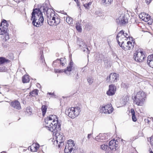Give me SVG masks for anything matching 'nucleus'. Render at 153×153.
Masks as SVG:
<instances>
[{"label": "nucleus", "instance_id": "nucleus-37", "mask_svg": "<svg viewBox=\"0 0 153 153\" xmlns=\"http://www.w3.org/2000/svg\"><path fill=\"white\" fill-rule=\"evenodd\" d=\"M3 23V27H6L7 28L8 26V24L7 23V21L4 19L3 21H2V22L1 23V24L0 25L1 26H2V24Z\"/></svg>", "mask_w": 153, "mask_h": 153}, {"label": "nucleus", "instance_id": "nucleus-8", "mask_svg": "<svg viewBox=\"0 0 153 153\" xmlns=\"http://www.w3.org/2000/svg\"><path fill=\"white\" fill-rule=\"evenodd\" d=\"M134 58L136 61L141 62L143 61L145 56L143 51L140 50H138L135 52Z\"/></svg>", "mask_w": 153, "mask_h": 153}, {"label": "nucleus", "instance_id": "nucleus-43", "mask_svg": "<svg viewBox=\"0 0 153 153\" xmlns=\"http://www.w3.org/2000/svg\"><path fill=\"white\" fill-rule=\"evenodd\" d=\"M150 144L152 146V149H153V137H152L150 139Z\"/></svg>", "mask_w": 153, "mask_h": 153}, {"label": "nucleus", "instance_id": "nucleus-52", "mask_svg": "<svg viewBox=\"0 0 153 153\" xmlns=\"http://www.w3.org/2000/svg\"><path fill=\"white\" fill-rule=\"evenodd\" d=\"M30 108H29L28 110H29V111H30Z\"/></svg>", "mask_w": 153, "mask_h": 153}, {"label": "nucleus", "instance_id": "nucleus-1", "mask_svg": "<svg viewBox=\"0 0 153 153\" xmlns=\"http://www.w3.org/2000/svg\"><path fill=\"white\" fill-rule=\"evenodd\" d=\"M43 10V12L45 14L47 17V19L48 24L51 26H56L60 22V19L59 15L55 14L54 10L52 9L49 8L46 4L41 8Z\"/></svg>", "mask_w": 153, "mask_h": 153}, {"label": "nucleus", "instance_id": "nucleus-40", "mask_svg": "<svg viewBox=\"0 0 153 153\" xmlns=\"http://www.w3.org/2000/svg\"><path fill=\"white\" fill-rule=\"evenodd\" d=\"M105 65L107 67H110L111 65V64L110 62H109L108 60L104 62Z\"/></svg>", "mask_w": 153, "mask_h": 153}, {"label": "nucleus", "instance_id": "nucleus-51", "mask_svg": "<svg viewBox=\"0 0 153 153\" xmlns=\"http://www.w3.org/2000/svg\"><path fill=\"white\" fill-rule=\"evenodd\" d=\"M89 25V24H87V25H86V26H87V25Z\"/></svg>", "mask_w": 153, "mask_h": 153}, {"label": "nucleus", "instance_id": "nucleus-17", "mask_svg": "<svg viewBox=\"0 0 153 153\" xmlns=\"http://www.w3.org/2000/svg\"><path fill=\"white\" fill-rule=\"evenodd\" d=\"M129 100V98L127 96H124L120 100V102L121 105H125Z\"/></svg>", "mask_w": 153, "mask_h": 153}, {"label": "nucleus", "instance_id": "nucleus-26", "mask_svg": "<svg viewBox=\"0 0 153 153\" xmlns=\"http://www.w3.org/2000/svg\"><path fill=\"white\" fill-rule=\"evenodd\" d=\"M22 82L23 83L28 82L30 81L29 76L27 75H25L22 78Z\"/></svg>", "mask_w": 153, "mask_h": 153}, {"label": "nucleus", "instance_id": "nucleus-16", "mask_svg": "<svg viewBox=\"0 0 153 153\" xmlns=\"http://www.w3.org/2000/svg\"><path fill=\"white\" fill-rule=\"evenodd\" d=\"M11 106L15 109L19 110L21 108L20 104L18 101L15 100L11 102Z\"/></svg>", "mask_w": 153, "mask_h": 153}, {"label": "nucleus", "instance_id": "nucleus-11", "mask_svg": "<svg viewBox=\"0 0 153 153\" xmlns=\"http://www.w3.org/2000/svg\"><path fill=\"white\" fill-rule=\"evenodd\" d=\"M111 137L109 134L108 133L100 134L95 137V140H100L102 142L104 140L109 139Z\"/></svg>", "mask_w": 153, "mask_h": 153}, {"label": "nucleus", "instance_id": "nucleus-35", "mask_svg": "<svg viewBox=\"0 0 153 153\" xmlns=\"http://www.w3.org/2000/svg\"><path fill=\"white\" fill-rule=\"evenodd\" d=\"M80 46L83 48V51H86V50L88 51V48L87 46L85 45V43L82 42V45H80Z\"/></svg>", "mask_w": 153, "mask_h": 153}, {"label": "nucleus", "instance_id": "nucleus-14", "mask_svg": "<svg viewBox=\"0 0 153 153\" xmlns=\"http://www.w3.org/2000/svg\"><path fill=\"white\" fill-rule=\"evenodd\" d=\"M118 142L115 140H111L109 142V149L110 151L114 150L116 149V148L118 146Z\"/></svg>", "mask_w": 153, "mask_h": 153}, {"label": "nucleus", "instance_id": "nucleus-13", "mask_svg": "<svg viewBox=\"0 0 153 153\" xmlns=\"http://www.w3.org/2000/svg\"><path fill=\"white\" fill-rule=\"evenodd\" d=\"M109 87V89L107 91L106 94L108 96H112L115 94L116 91V87L113 85H110Z\"/></svg>", "mask_w": 153, "mask_h": 153}, {"label": "nucleus", "instance_id": "nucleus-9", "mask_svg": "<svg viewBox=\"0 0 153 153\" xmlns=\"http://www.w3.org/2000/svg\"><path fill=\"white\" fill-rule=\"evenodd\" d=\"M57 131L56 130L55 131H54V132L53 133L54 134H55L56 142L57 144H58V146L59 148L63 146L64 143L63 142L65 138L63 136V134H60L57 132L56 133Z\"/></svg>", "mask_w": 153, "mask_h": 153}, {"label": "nucleus", "instance_id": "nucleus-23", "mask_svg": "<svg viewBox=\"0 0 153 153\" xmlns=\"http://www.w3.org/2000/svg\"><path fill=\"white\" fill-rule=\"evenodd\" d=\"M39 147V144H33L30 147L31 151L33 152H36Z\"/></svg>", "mask_w": 153, "mask_h": 153}, {"label": "nucleus", "instance_id": "nucleus-2", "mask_svg": "<svg viewBox=\"0 0 153 153\" xmlns=\"http://www.w3.org/2000/svg\"><path fill=\"white\" fill-rule=\"evenodd\" d=\"M45 121V126L49 131L53 132L60 129L61 124L59 122L57 117L54 115H51L48 117Z\"/></svg>", "mask_w": 153, "mask_h": 153}, {"label": "nucleus", "instance_id": "nucleus-6", "mask_svg": "<svg viewBox=\"0 0 153 153\" xmlns=\"http://www.w3.org/2000/svg\"><path fill=\"white\" fill-rule=\"evenodd\" d=\"M117 40L120 46L121 47L126 42L127 40L125 37L124 33L123 30L120 31L117 36Z\"/></svg>", "mask_w": 153, "mask_h": 153}, {"label": "nucleus", "instance_id": "nucleus-19", "mask_svg": "<svg viewBox=\"0 0 153 153\" xmlns=\"http://www.w3.org/2000/svg\"><path fill=\"white\" fill-rule=\"evenodd\" d=\"M147 63L150 67L153 68V54L148 56L147 58Z\"/></svg>", "mask_w": 153, "mask_h": 153}, {"label": "nucleus", "instance_id": "nucleus-32", "mask_svg": "<svg viewBox=\"0 0 153 153\" xmlns=\"http://www.w3.org/2000/svg\"><path fill=\"white\" fill-rule=\"evenodd\" d=\"M73 62L72 61H71L69 64V66L67 68L68 69V72L70 73V72L71 71V70H72V67L73 65Z\"/></svg>", "mask_w": 153, "mask_h": 153}, {"label": "nucleus", "instance_id": "nucleus-33", "mask_svg": "<svg viewBox=\"0 0 153 153\" xmlns=\"http://www.w3.org/2000/svg\"><path fill=\"white\" fill-rule=\"evenodd\" d=\"M99 56V58L101 60H102L104 62H105L108 60L107 57L104 56L102 54H100Z\"/></svg>", "mask_w": 153, "mask_h": 153}, {"label": "nucleus", "instance_id": "nucleus-50", "mask_svg": "<svg viewBox=\"0 0 153 153\" xmlns=\"http://www.w3.org/2000/svg\"><path fill=\"white\" fill-rule=\"evenodd\" d=\"M147 122H149V120H147Z\"/></svg>", "mask_w": 153, "mask_h": 153}, {"label": "nucleus", "instance_id": "nucleus-20", "mask_svg": "<svg viewBox=\"0 0 153 153\" xmlns=\"http://www.w3.org/2000/svg\"><path fill=\"white\" fill-rule=\"evenodd\" d=\"M112 1L113 0H102L101 3L103 6L107 7L111 4Z\"/></svg>", "mask_w": 153, "mask_h": 153}, {"label": "nucleus", "instance_id": "nucleus-39", "mask_svg": "<svg viewBox=\"0 0 153 153\" xmlns=\"http://www.w3.org/2000/svg\"><path fill=\"white\" fill-rule=\"evenodd\" d=\"M91 2H89L88 3L84 4V6L86 9H89L90 8V6H91Z\"/></svg>", "mask_w": 153, "mask_h": 153}, {"label": "nucleus", "instance_id": "nucleus-41", "mask_svg": "<svg viewBox=\"0 0 153 153\" xmlns=\"http://www.w3.org/2000/svg\"><path fill=\"white\" fill-rule=\"evenodd\" d=\"M88 81L89 84H92L93 82V79L92 78L89 77L87 79Z\"/></svg>", "mask_w": 153, "mask_h": 153}, {"label": "nucleus", "instance_id": "nucleus-10", "mask_svg": "<svg viewBox=\"0 0 153 153\" xmlns=\"http://www.w3.org/2000/svg\"><path fill=\"white\" fill-rule=\"evenodd\" d=\"M113 110L114 108L111 104H108L99 108L100 113L106 114L111 113Z\"/></svg>", "mask_w": 153, "mask_h": 153}, {"label": "nucleus", "instance_id": "nucleus-44", "mask_svg": "<svg viewBox=\"0 0 153 153\" xmlns=\"http://www.w3.org/2000/svg\"><path fill=\"white\" fill-rule=\"evenodd\" d=\"M145 19H147V21H148L150 19V16L148 15L145 14Z\"/></svg>", "mask_w": 153, "mask_h": 153}, {"label": "nucleus", "instance_id": "nucleus-24", "mask_svg": "<svg viewBox=\"0 0 153 153\" xmlns=\"http://www.w3.org/2000/svg\"><path fill=\"white\" fill-rule=\"evenodd\" d=\"M119 20L120 23L122 24H125L127 21V20L125 19V16L124 15L120 16L119 18Z\"/></svg>", "mask_w": 153, "mask_h": 153}, {"label": "nucleus", "instance_id": "nucleus-21", "mask_svg": "<svg viewBox=\"0 0 153 153\" xmlns=\"http://www.w3.org/2000/svg\"><path fill=\"white\" fill-rule=\"evenodd\" d=\"M7 28L6 27H3L0 25V35H4L7 33Z\"/></svg>", "mask_w": 153, "mask_h": 153}, {"label": "nucleus", "instance_id": "nucleus-36", "mask_svg": "<svg viewBox=\"0 0 153 153\" xmlns=\"http://www.w3.org/2000/svg\"><path fill=\"white\" fill-rule=\"evenodd\" d=\"M73 20V19L71 17L68 16L66 17V21L69 24H70L71 23Z\"/></svg>", "mask_w": 153, "mask_h": 153}, {"label": "nucleus", "instance_id": "nucleus-31", "mask_svg": "<svg viewBox=\"0 0 153 153\" xmlns=\"http://www.w3.org/2000/svg\"><path fill=\"white\" fill-rule=\"evenodd\" d=\"M47 107L45 105H43L42 108V115L44 116L46 112Z\"/></svg>", "mask_w": 153, "mask_h": 153}, {"label": "nucleus", "instance_id": "nucleus-47", "mask_svg": "<svg viewBox=\"0 0 153 153\" xmlns=\"http://www.w3.org/2000/svg\"><path fill=\"white\" fill-rule=\"evenodd\" d=\"M48 94H49L50 95H52L53 97H55V95L53 93H48Z\"/></svg>", "mask_w": 153, "mask_h": 153}, {"label": "nucleus", "instance_id": "nucleus-45", "mask_svg": "<svg viewBox=\"0 0 153 153\" xmlns=\"http://www.w3.org/2000/svg\"><path fill=\"white\" fill-rule=\"evenodd\" d=\"M124 34L125 37L127 38V40L128 39V38H129V36L128 33H124Z\"/></svg>", "mask_w": 153, "mask_h": 153}, {"label": "nucleus", "instance_id": "nucleus-30", "mask_svg": "<svg viewBox=\"0 0 153 153\" xmlns=\"http://www.w3.org/2000/svg\"><path fill=\"white\" fill-rule=\"evenodd\" d=\"M38 90L37 89H35L31 92L29 93L30 96H35L36 95H37L38 94Z\"/></svg>", "mask_w": 153, "mask_h": 153}, {"label": "nucleus", "instance_id": "nucleus-3", "mask_svg": "<svg viewBox=\"0 0 153 153\" xmlns=\"http://www.w3.org/2000/svg\"><path fill=\"white\" fill-rule=\"evenodd\" d=\"M32 24L37 27H39L43 22L44 19L42 12L39 9H35L32 13Z\"/></svg>", "mask_w": 153, "mask_h": 153}, {"label": "nucleus", "instance_id": "nucleus-25", "mask_svg": "<svg viewBox=\"0 0 153 153\" xmlns=\"http://www.w3.org/2000/svg\"><path fill=\"white\" fill-rule=\"evenodd\" d=\"M100 148L102 150H105L107 152H109L110 151V149H109L108 146L103 144L102 145H100Z\"/></svg>", "mask_w": 153, "mask_h": 153}, {"label": "nucleus", "instance_id": "nucleus-4", "mask_svg": "<svg viewBox=\"0 0 153 153\" xmlns=\"http://www.w3.org/2000/svg\"><path fill=\"white\" fill-rule=\"evenodd\" d=\"M146 98V94L142 91L137 92V94L133 98L135 104L138 105H142L144 103Z\"/></svg>", "mask_w": 153, "mask_h": 153}, {"label": "nucleus", "instance_id": "nucleus-18", "mask_svg": "<svg viewBox=\"0 0 153 153\" xmlns=\"http://www.w3.org/2000/svg\"><path fill=\"white\" fill-rule=\"evenodd\" d=\"M66 60L65 58H61L60 59H57L53 62V64L54 65L56 63H60L62 66H64L66 63Z\"/></svg>", "mask_w": 153, "mask_h": 153}, {"label": "nucleus", "instance_id": "nucleus-53", "mask_svg": "<svg viewBox=\"0 0 153 153\" xmlns=\"http://www.w3.org/2000/svg\"><path fill=\"white\" fill-rule=\"evenodd\" d=\"M64 14H65V15H66V13H64Z\"/></svg>", "mask_w": 153, "mask_h": 153}, {"label": "nucleus", "instance_id": "nucleus-28", "mask_svg": "<svg viewBox=\"0 0 153 153\" xmlns=\"http://www.w3.org/2000/svg\"><path fill=\"white\" fill-rule=\"evenodd\" d=\"M9 61L8 60L4 57H0V65L4 64L5 62H8Z\"/></svg>", "mask_w": 153, "mask_h": 153}, {"label": "nucleus", "instance_id": "nucleus-5", "mask_svg": "<svg viewBox=\"0 0 153 153\" xmlns=\"http://www.w3.org/2000/svg\"><path fill=\"white\" fill-rule=\"evenodd\" d=\"M81 108L79 107H72L66 110L65 113L70 118L74 119L79 114Z\"/></svg>", "mask_w": 153, "mask_h": 153}, {"label": "nucleus", "instance_id": "nucleus-46", "mask_svg": "<svg viewBox=\"0 0 153 153\" xmlns=\"http://www.w3.org/2000/svg\"><path fill=\"white\" fill-rule=\"evenodd\" d=\"M145 1L146 4H148L151 2L152 0H145Z\"/></svg>", "mask_w": 153, "mask_h": 153}, {"label": "nucleus", "instance_id": "nucleus-54", "mask_svg": "<svg viewBox=\"0 0 153 153\" xmlns=\"http://www.w3.org/2000/svg\"><path fill=\"white\" fill-rule=\"evenodd\" d=\"M93 153V152H92V153Z\"/></svg>", "mask_w": 153, "mask_h": 153}, {"label": "nucleus", "instance_id": "nucleus-42", "mask_svg": "<svg viewBox=\"0 0 153 153\" xmlns=\"http://www.w3.org/2000/svg\"><path fill=\"white\" fill-rule=\"evenodd\" d=\"M6 71V69L4 66H2L0 68V71L1 72H4Z\"/></svg>", "mask_w": 153, "mask_h": 153}, {"label": "nucleus", "instance_id": "nucleus-48", "mask_svg": "<svg viewBox=\"0 0 153 153\" xmlns=\"http://www.w3.org/2000/svg\"><path fill=\"white\" fill-rule=\"evenodd\" d=\"M92 134H92H88V139H89L91 137V135Z\"/></svg>", "mask_w": 153, "mask_h": 153}, {"label": "nucleus", "instance_id": "nucleus-7", "mask_svg": "<svg viewBox=\"0 0 153 153\" xmlns=\"http://www.w3.org/2000/svg\"><path fill=\"white\" fill-rule=\"evenodd\" d=\"M68 146H67L64 149L65 153H74V151L76 149V146L74 143V141L71 140H69L68 141Z\"/></svg>", "mask_w": 153, "mask_h": 153}, {"label": "nucleus", "instance_id": "nucleus-29", "mask_svg": "<svg viewBox=\"0 0 153 153\" xmlns=\"http://www.w3.org/2000/svg\"><path fill=\"white\" fill-rule=\"evenodd\" d=\"M2 35L1 37L3 38L5 41H6L10 38L9 34L7 33H4V35Z\"/></svg>", "mask_w": 153, "mask_h": 153}, {"label": "nucleus", "instance_id": "nucleus-34", "mask_svg": "<svg viewBox=\"0 0 153 153\" xmlns=\"http://www.w3.org/2000/svg\"><path fill=\"white\" fill-rule=\"evenodd\" d=\"M139 17L141 19L143 20L145 22H147V19H145V16L144 13H141L140 14Z\"/></svg>", "mask_w": 153, "mask_h": 153}, {"label": "nucleus", "instance_id": "nucleus-22", "mask_svg": "<svg viewBox=\"0 0 153 153\" xmlns=\"http://www.w3.org/2000/svg\"><path fill=\"white\" fill-rule=\"evenodd\" d=\"M68 70L67 68L65 69H61L59 70L57 69H55L54 71L56 73H61L64 72L67 75H69L70 74V72H68Z\"/></svg>", "mask_w": 153, "mask_h": 153}, {"label": "nucleus", "instance_id": "nucleus-15", "mask_svg": "<svg viewBox=\"0 0 153 153\" xmlns=\"http://www.w3.org/2000/svg\"><path fill=\"white\" fill-rule=\"evenodd\" d=\"M119 77V74L116 73H111L109 76V81L111 83L117 82V79Z\"/></svg>", "mask_w": 153, "mask_h": 153}, {"label": "nucleus", "instance_id": "nucleus-12", "mask_svg": "<svg viewBox=\"0 0 153 153\" xmlns=\"http://www.w3.org/2000/svg\"><path fill=\"white\" fill-rule=\"evenodd\" d=\"M134 42H132L128 41L125 42L124 44L121 46L122 48L125 51L130 50L132 49L134 47Z\"/></svg>", "mask_w": 153, "mask_h": 153}, {"label": "nucleus", "instance_id": "nucleus-38", "mask_svg": "<svg viewBox=\"0 0 153 153\" xmlns=\"http://www.w3.org/2000/svg\"><path fill=\"white\" fill-rule=\"evenodd\" d=\"M76 29L79 32H81L82 30V28H81L80 24L79 23H76Z\"/></svg>", "mask_w": 153, "mask_h": 153}, {"label": "nucleus", "instance_id": "nucleus-49", "mask_svg": "<svg viewBox=\"0 0 153 153\" xmlns=\"http://www.w3.org/2000/svg\"><path fill=\"white\" fill-rule=\"evenodd\" d=\"M153 153V152H152V151H151L150 152V153Z\"/></svg>", "mask_w": 153, "mask_h": 153}, {"label": "nucleus", "instance_id": "nucleus-27", "mask_svg": "<svg viewBox=\"0 0 153 153\" xmlns=\"http://www.w3.org/2000/svg\"><path fill=\"white\" fill-rule=\"evenodd\" d=\"M131 112L132 115V120L134 122H136L137 120V118L135 115V112L133 108L131 109Z\"/></svg>", "mask_w": 153, "mask_h": 153}]
</instances>
